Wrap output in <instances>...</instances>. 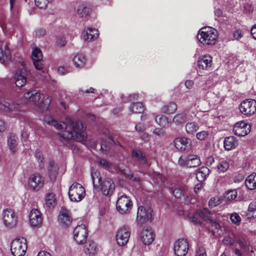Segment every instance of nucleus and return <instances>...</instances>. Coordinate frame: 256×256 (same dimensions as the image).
<instances>
[{
	"label": "nucleus",
	"mask_w": 256,
	"mask_h": 256,
	"mask_svg": "<svg viewBox=\"0 0 256 256\" xmlns=\"http://www.w3.org/2000/svg\"><path fill=\"white\" fill-rule=\"evenodd\" d=\"M104 138L105 140H104V138L102 140L100 148L106 150L108 148V146H107L106 143L108 142V144H112L114 141L111 137L108 136H106Z\"/></svg>",
	"instance_id": "nucleus-44"
},
{
	"label": "nucleus",
	"mask_w": 256,
	"mask_h": 256,
	"mask_svg": "<svg viewBox=\"0 0 256 256\" xmlns=\"http://www.w3.org/2000/svg\"><path fill=\"white\" fill-rule=\"evenodd\" d=\"M224 145L226 150H230L236 148L238 146V141L234 136H228L224 138Z\"/></svg>",
	"instance_id": "nucleus-30"
},
{
	"label": "nucleus",
	"mask_w": 256,
	"mask_h": 256,
	"mask_svg": "<svg viewBox=\"0 0 256 256\" xmlns=\"http://www.w3.org/2000/svg\"><path fill=\"white\" fill-rule=\"evenodd\" d=\"M0 110H2L5 112H12L13 111H18V104H4L0 102Z\"/></svg>",
	"instance_id": "nucleus-41"
},
{
	"label": "nucleus",
	"mask_w": 256,
	"mask_h": 256,
	"mask_svg": "<svg viewBox=\"0 0 256 256\" xmlns=\"http://www.w3.org/2000/svg\"><path fill=\"white\" fill-rule=\"evenodd\" d=\"M177 108L176 103L170 102L164 107L163 110L166 113L172 114L177 110Z\"/></svg>",
	"instance_id": "nucleus-43"
},
{
	"label": "nucleus",
	"mask_w": 256,
	"mask_h": 256,
	"mask_svg": "<svg viewBox=\"0 0 256 256\" xmlns=\"http://www.w3.org/2000/svg\"><path fill=\"white\" fill-rule=\"evenodd\" d=\"M58 44L61 46H64L66 44L65 38L63 36H60L58 38L56 41Z\"/></svg>",
	"instance_id": "nucleus-62"
},
{
	"label": "nucleus",
	"mask_w": 256,
	"mask_h": 256,
	"mask_svg": "<svg viewBox=\"0 0 256 256\" xmlns=\"http://www.w3.org/2000/svg\"><path fill=\"white\" fill-rule=\"evenodd\" d=\"M153 134L158 136H162L164 134V131L161 128H156Z\"/></svg>",
	"instance_id": "nucleus-59"
},
{
	"label": "nucleus",
	"mask_w": 256,
	"mask_h": 256,
	"mask_svg": "<svg viewBox=\"0 0 256 256\" xmlns=\"http://www.w3.org/2000/svg\"><path fill=\"white\" fill-rule=\"evenodd\" d=\"M46 30L44 28H38L35 30L36 36L38 38H40L45 35Z\"/></svg>",
	"instance_id": "nucleus-54"
},
{
	"label": "nucleus",
	"mask_w": 256,
	"mask_h": 256,
	"mask_svg": "<svg viewBox=\"0 0 256 256\" xmlns=\"http://www.w3.org/2000/svg\"><path fill=\"white\" fill-rule=\"evenodd\" d=\"M245 184L248 188L250 190L256 188V173L249 175L245 180Z\"/></svg>",
	"instance_id": "nucleus-33"
},
{
	"label": "nucleus",
	"mask_w": 256,
	"mask_h": 256,
	"mask_svg": "<svg viewBox=\"0 0 256 256\" xmlns=\"http://www.w3.org/2000/svg\"><path fill=\"white\" fill-rule=\"evenodd\" d=\"M50 0H34V2L37 7L40 9H46Z\"/></svg>",
	"instance_id": "nucleus-47"
},
{
	"label": "nucleus",
	"mask_w": 256,
	"mask_h": 256,
	"mask_svg": "<svg viewBox=\"0 0 256 256\" xmlns=\"http://www.w3.org/2000/svg\"><path fill=\"white\" fill-rule=\"evenodd\" d=\"M72 61L75 67L82 68L85 66L86 59L84 54H78L73 57Z\"/></svg>",
	"instance_id": "nucleus-26"
},
{
	"label": "nucleus",
	"mask_w": 256,
	"mask_h": 256,
	"mask_svg": "<svg viewBox=\"0 0 256 256\" xmlns=\"http://www.w3.org/2000/svg\"><path fill=\"white\" fill-rule=\"evenodd\" d=\"M98 30L95 28H88L82 32L83 38L86 41H90L98 36Z\"/></svg>",
	"instance_id": "nucleus-27"
},
{
	"label": "nucleus",
	"mask_w": 256,
	"mask_h": 256,
	"mask_svg": "<svg viewBox=\"0 0 256 256\" xmlns=\"http://www.w3.org/2000/svg\"><path fill=\"white\" fill-rule=\"evenodd\" d=\"M209 135V132L206 130H202L198 132L196 134V138L200 140H205Z\"/></svg>",
	"instance_id": "nucleus-51"
},
{
	"label": "nucleus",
	"mask_w": 256,
	"mask_h": 256,
	"mask_svg": "<svg viewBox=\"0 0 256 256\" xmlns=\"http://www.w3.org/2000/svg\"><path fill=\"white\" fill-rule=\"evenodd\" d=\"M239 248H236L234 251V254L237 256H248V252L250 251L253 253L252 250H250V242L248 240L244 238H240L238 241Z\"/></svg>",
	"instance_id": "nucleus-10"
},
{
	"label": "nucleus",
	"mask_w": 256,
	"mask_h": 256,
	"mask_svg": "<svg viewBox=\"0 0 256 256\" xmlns=\"http://www.w3.org/2000/svg\"><path fill=\"white\" fill-rule=\"evenodd\" d=\"M196 256H206L205 248L204 247L199 246L196 251Z\"/></svg>",
	"instance_id": "nucleus-55"
},
{
	"label": "nucleus",
	"mask_w": 256,
	"mask_h": 256,
	"mask_svg": "<svg viewBox=\"0 0 256 256\" xmlns=\"http://www.w3.org/2000/svg\"><path fill=\"white\" fill-rule=\"evenodd\" d=\"M58 166L53 160L49 162L48 171L50 179H54L58 174Z\"/></svg>",
	"instance_id": "nucleus-37"
},
{
	"label": "nucleus",
	"mask_w": 256,
	"mask_h": 256,
	"mask_svg": "<svg viewBox=\"0 0 256 256\" xmlns=\"http://www.w3.org/2000/svg\"><path fill=\"white\" fill-rule=\"evenodd\" d=\"M154 119L156 122L162 128H168L170 126V122L165 116L158 114L155 117Z\"/></svg>",
	"instance_id": "nucleus-31"
},
{
	"label": "nucleus",
	"mask_w": 256,
	"mask_h": 256,
	"mask_svg": "<svg viewBox=\"0 0 256 256\" xmlns=\"http://www.w3.org/2000/svg\"><path fill=\"white\" fill-rule=\"evenodd\" d=\"M233 36L234 39L238 40L242 36V33L240 30H238L234 32L233 34Z\"/></svg>",
	"instance_id": "nucleus-61"
},
{
	"label": "nucleus",
	"mask_w": 256,
	"mask_h": 256,
	"mask_svg": "<svg viewBox=\"0 0 256 256\" xmlns=\"http://www.w3.org/2000/svg\"><path fill=\"white\" fill-rule=\"evenodd\" d=\"M230 219L232 222L236 224L239 225L241 221V218L238 213L234 212L231 214Z\"/></svg>",
	"instance_id": "nucleus-49"
},
{
	"label": "nucleus",
	"mask_w": 256,
	"mask_h": 256,
	"mask_svg": "<svg viewBox=\"0 0 256 256\" xmlns=\"http://www.w3.org/2000/svg\"><path fill=\"white\" fill-rule=\"evenodd\" d=\"M40 98V94L34 90L26 92L23 96L26 102L36 105L42 111L47 110L52 102V98L50 96L44 98L39 102Z\"/></svg>",
	"instance_id": "nucleus-2"
},
{
	"label": "nucleus",
	"mask_w": 256,
	"mask_h": 256,
	"mask_svg": "<svg viewBox=\"0 0 256 256\" xmlns=\"http://www.w3.org/2000/svg\"><path fill=\"white\" fill-rule=\"evenodd\" d=\"M56 198L55 194L50 192L46 194L45 198V204L49 208H54L56 204Z\"/></svg>",
	"instance_id": "nucleus-34"
},
{
	"label": "nucleus",
	"mask_w": 256,
	"mask_h": 256,
	"mask_svg": "<svg viewBox=\"0 0 256 256\" xmlns=\"http://www.w3.org/2000/svg\"><path fill=\"white\" fill-rule=\"evenodd\" d=\"M240 112L245 115L250 116L256 112V100H254L243 101L239 106Z\"/></svg>",
	"instance_id": "nucleus-14"
},
{
	"label": "nucleus",
	"mask_w": 256,
	"mask_h": 256,
	"mask_svg": "<svg viewBox=\"0 0 256 256\" xmlns=\"http://www.w3.org/2000/svg\"><path fill=\"white\" fill-rule=\"evenodd\" d=\"M237 192L235 190H231L226 192L225 198L228 200H232L236 198Z\"/></svg>",
	"instance_id": "nucleus-48"
},
{
	"label": "nucleus",
	"mask_w": 256,
	"mask_h": 256,
	"mask_svg": "<svg viewBox=\"0 0 256 256\" xmlns=\"http://www.w3.org/2000/svg\"><path fill=\"white\" fill-rule=\"evenodd\" d=\"M192 116L190 112H182L176 114L173 118L172 121L177 126H180L187 120H191Z\"/></svg>",
	"instance_id": "nucleus-22"
},
{
	"label": "nucleus",
	"mask_w": 256,
	"mask_h": 256,
	"mask_svg": "<svg viewBox=\"0 0 256 256\" xmlns=\"http://www.w3.org/2000/svg\"><path fill=\"white\" fill-rule=\"evenodd\" d=\"M35 156L39 164V168L40 169L44 168V158L42 152L40 150H36L35 152Z\"/></svg>",
	"instance_id": "nucleus-45"
},
{
	"label": "nucleus",
	"mask_w": 256,
	"mask_h": 256,
	"mask_svg": "<svg viewBox=\"0 0 256 256\" xmlns=\"http://www.w3.org/2000/svg\"><path fill=\"white\" fill-rule=\"evenodd\" d=\"M130 229L127 226L120 228L116 232V240L119 246H124L128 241L130 236Z\"/></svg>",
	"instance_id": "nucleus-12"
},
{
	"label": "nucleus",
	"mask_w": 256,
	"mask_h": 256,
	"mask_svg": "<svg viewBox=\"0 0 256 256\" xmlns=\"http://www.w3.org/2000/svg\"><path fill=\"white\" fill-rule=\"evenodd\" d=\"M74 239L78 244H84L88 238V229L84 224L76 226L74 230Z\"/></svg>",
	"instance_id": "nucleus-8"
},
{
	"label": "nucleus",
	"mask_w": 256,
	"mask_h": 256,
	"mask_svg": "<svg viewBox=\"0 0 256 256\" xmlns=\"http://www.w3.org/2000/svg\"><path fill=\"white\" fill-rule=\"evenodd\" d=\"M91 176L94 188H98L101 186L102 181L100 172L97 171H92Z\"/></svg>",
	"instance_id": "nucleus-42"
},
{
	"label": "nucleus",
	"mask_w": 256,
	"mask_h": 256,
	"mask_svg": "<svg viewBox=\"0 0 256 256\" xmlns=\"http://www.w3.org/2000/svg\"><path fill=\"white\" fill-rule=\"evenodd\" d=\"M132 206V203L130 198L126 195L120 196L116 202V209L121 214L126 213Z\"/></svg>",
	"instance_id": "nucleus-11"
},
{
	"label": "nucleus",
	"mask_w": 256,
	"mask_h": 256,
	"mask_svg": "<svg viewBox=\"0 0 256 256\" xmlns=\"http://www.w3.org/2000/svg\"><path fill=\"white\" fill-rule=\"evenodd\" d=\"M98 248L96 242L89 240L86 243L84 251L88 256H94L98 252Z\"/></svg>",
	"instance_id": "nucleus-23"
},
{
	"label": "nucleus",
	"mask_w": 256,
	"mask_h": 256,
	"mask_svg": "<svg viewBox=\"0 0 256 256\" xmlns=\"http://www.w3.org/2000/svg\"><path fill=\"white\" fill-rule=\"evenodd\" d=\"M132 156L141 164H146V159L145 156L144 155L142 151L139 150H133Z\"/></svg>",
	"instance_id": "nucleus-38"
},
{
	"label": "nucleus",
	"mask_w": 256,
	"mask_h": 256,
	"mask_svg": "<svg viewBox=\"0 0 256 256\" xmlns=\"http://www.w3.org/2000/svg\"><path fill=\"white\" fill-rule=\"evenodd\" d=\"M32 58L36 68L38 70H42L44 68L43 56L40 48L36 47L34 48L32 52Z\"/></svg>",
	"instance_id": "nucleus-17"
},
{
	"label": "nucleus",
	"mask_w": 256,
	"mask_h": 256,
	"mask_svg": "<svg viewBox=\"0 0 256 256\" xmlns=\"http://www.w3.org/2000/svg\"><path fill=\"white\" fill-rule=\"evenodd\" d=\"M154 238L155 234L151 228L148 227L142 230L140 239L145 245L152 244Z\"/></svg>",
	"instance_id": "nucleus-19"
},
{
	"label": "nucleus",
	"mask_w": 256,
	"mask_h": 256,
	"mask_svg": "<svg viewBox=\"0 0 256 256\" xmlns=\"http://www.w3.org/2000/svg\"><path fill=\"white\" fill-rule=\"evenodd\" d=\"M197 214L200 218L208 222L212 217V213L208 210L207 208H204L202 209H198L196 212Z\"/></svg>",
	"instance_id": "nucleus-36"
},
{
	"label": "nucleus",
	"mask_w": 256,
	"mask_h": 256,
	"mask_svg": "<svg viewBox=\"0 0 256 256\" xmlns=\"http://www.w3.org/2000/svg\"><path fill=\"white\" fill-rule=\"evenodd\" d=\"M15 79L17 86L21 87L24 86L26 81V70L23 69L18 70L16 72Z\"/></svg>",
	"instance_id": "nucleus-25"
},
{
	"label": "nucleus",
	"mask_w": 256,
	"mask_h": 256,
	"mask_svg": "<svg viewBox=\"0 0 256 256\" xmlns=\"http://www.w3.org/2000/svg\"><path fill=\"white\" fill-rule=\"evenodd\" d=\"M224 244L226 246H230L234 244V240L230 236L225 237L222 241Z\"/></svg>",
	"instance_id": "nucleus-53"
},
{
	"label": "nucleus",
	"mask_w": 256,
	"mask_h": 256,
	"mask_svg": "<svg viewBox=\"0 0 256 256\" xmlns=\"http://www.w3.org/2000/svg\"><path fill=\"white\" fill-rule=\"evenodd\" d=\"M208 222H210L211 226L214 227L216 230H218L220 228L219 224L214 220L212 218L209 220Z\"/></svg>",
	"instance_id": "nucleus-60"
},
{
	"label": "nucleus",
	"mask_w": 256,
	"mask_h": 256,
	"mask_svg": "<svg viewBox=\"0 0 256 256\" xmlns=\"http://www.w3.org/2000/svg\"><path fill=\"white\" fill-rule=\"evenodd\" d=\"M84 188L78 183H74L69 188L68 196L70 200L74 202H79L85 196Z\"/></svg>",
	"instance_id": "nucleus-5"
},
{
	"label": "nucleus",
	"mask_w": 256,
	"mask_h": 256,
	"mask_svg": "<svg viewBox=\"0 0 256 256\" xmlns=\"http://www.w3.org/2000/svg\"><path fill=\"white\" fill-rule=\"evenodd\" d=\"M209 174L210 170L207 167H202L198 170L196 178L198 182H202Z\"/></svg>",
	"instance_id": "nucleus-35"
},
{
	"label": "nucleus",
	"mask_w": 256,
	"mask_h": 256,
	"mask_svg": "<svg viewBox=\"0 0 256 256\" xmlns=\"http://www.w3.org/2000/svg\"><path fill=\"white\" fill-rule=\"evenodd\" d=\"M171 192L176 198H180L183 195L182 190L178 186L175 188L174 190H172Z\"/></svg>",
	"instance_id": "nucleus-50"
},
{
	"label": "nucleus",
	"mask_w": 256,
	"mask_h": 256,
	"mask_svg": "<svg viewBox=\"0 0 256 256\" xmlns=\"http://www.w3.org/2000/svg\"><path fill=\"white\" fill-rule=\"evenodd\" d=\"M212 58L210 55H204L199 58L198 60V70H209L212 65Z\"/></svg>",
	"instance_id": "nucleus-20"
},
{
	"label": "nucleus",
	"mask_w": 256,
	"mask_h": 256,
	"mask_svg": "<svg viewBox=\"0 0 256 256\" xmlns=\"http://www.w3.org/2000/svg\"><path fill=\"white\" fill-rule=\"evenodd\" d=\"M44 182V180L42 174L36 172L30 175L28 178V184L31 189L38 191L43 187Z\"/></svg>",
	"instance_id": "nucleus-9"
},
{
	"label": "nucleus",
	"mask_w": 256,
	"mask_h": 256,
	"mask_svg": "<svg viewBox=\"0 0 256 256\" xmlns=\"http://www.w3.org/2000/svg\"><path fill=\"white\" fill-rule=\"evenodd\" d=\"M18 144V137L14 134H11L8 137V145L10 150L14 152Z\"/></svg>",
	"instance_id": "nucleus-32"
},
{
	"label": "nucleus",
	"mask_w": 256,
	"mask_h": 256,
	"mask_svg": "<svg viewBox=\"0 0 256 256\" xmlns=\"http://www.w3.org/2000/svg\"><path fill=\"white\" fill-rule=\"evenodd\" d=\"M132 113H142L144 110V106L141 102L133 103L129 108Z\"/></svg>",
	"instance_id": "nucleus-40"
},
{
	"label": "nucleus",
	"mask_w": 256,
	"mask_h": 256,
	"mask_svg": "<svg viewBox=\"0 0 256 256\" xmlns=\"http://www.w3.org/2000/svg\"><path fill=\"white\" fill-rule=\"evenodd\" d=\"M248 210L249 214L251 216V217L256 218V208L250 204L248 208Z\"/></svg>",
	"instance_id": "nucleus-58"
},
{
	"label": "nucleus",
	"mask_w": 256,
	"mask_h": 256,
	"mask_svg": "<svg viewBox=\"0 0 256 256\" xmlns=\"http://www.w3.org/2000/svg\"><path fill=\"white\" fill-rule=\"evenodd\" d=\"M153 216V210L150 206H140L137 212V222L142 224L147 222H152Z\"/></svg>",
	"instance_id": "nucleus-6"
},
{
	"label": "nucleus",
	"mask_w": 256,
	"mask_h": 256,
	"mask_svg": "<svg viewBox=\"0 0 256 256\" xmlns=\"http://www.w3.org/2000/svg\"><path fill=\"white\" fill-rule=\"evenodd\" d=\"M153 180L156 183H163L164 182L165 178L160 173L156 172L153 178Z\"/></svg>",
	"instance_id": "nucleus-52"
},
{
	"label": "nucleus",
	"mask_w": 256,
	"mask_h": 256,
	"mask_svg": "<svg viewBox=\"0 0 256 256\" xmlns=\"http://www.w3.org/2000/svg\"><path fill=\"white\" fill-rule=\"evenodd\" d=\"M91 12V8L87 4H82L78 7L77 12L80 18H86L90 14Z\"/></svg>",
	"instance_id": "nucleus-29"
},
{
	"label": "nucleus",
	"mask_w": 256,
	"mask_h": 256,
	"mask_svg": "<svg viewBox=\"0 0 256 256\" xmlns=\"http://www.w3.org/2000/svg\"><path fill=\"white\" fill-rule=\"evenodd\" d=\"M29 221L32 227L40 226L42 222V218L40 211L36 208L31 210L29 214Z\"/></svg>",
	"instance_id": "nucleus-18"
},
{
	"label": "nucleus",
	"mask_w": 256,
	"mask_h": 256,
	"mask_svg": "<svg viewBox=\"0 0 256 256\" xmlns=\"http://www.w3.org/2000/svg\"><path fill=\"white\" fill-rule=\"evenodd\" d=\"M10 52L6 44L4 46V49L0 45V62L6 64L10 60Z\"/></svg>",
	"instance_id": "nucleus-28"
},
{
	"label": "nucleus",
	"mask_w": 256,
	"mask_h": 256,
	"mask_svg": "<svg viewBox=\"0 0 256 256\" xmlns=\"http://www.w3.org/2000/svg\"><path fill=\"white\" fill-rule=\"evenodd\" d=\"M219 204V201L215 198H212L210 199L208 202V205L211 208L216 206Z\"/></svg>",
	"instance_id": "nucleus-57"
},
{
	"label": "nucleus",
	"mask_w": 256,
	"mask_h": 256,
	"mask_svg": "<svg viewBox=\"0 0 256 256\" xmlns=\"http://www.w3.org/2000/svg\"><path fill=\"white\" fill-rule=\"evenodd\" d=\"M115 186L113 181L110 179H106L102 185L101 190L105 196L110 195L114 190Z\"/></svg>",
	"instance_id": "nucleus-24"
},
{
	"label": "nucleus",
	"mask_w": 256,
	"mask_h": 256,
	"mask_svg": "<svg viewBox=\"0 0 256 256\" xmlns=\"http://www.w3.org/2000/svg\"><path fill=\"white\" fill-rule=\"evenodd\" d=\"M185 129L188 134H193L199 129V125L196 122H189L186 124Z\"/></svg>",
	"instance_id": "nucleus-39"
},
{
	"label": "nucleus",
	"mask_w": 256,
	"mask_h": 256,
	"mask_svg": "<svg viewBox=\"0 0 256 256\" xmlns=\"http://www.w3.org/2000/svg\"><path fill=\"white\" fill-rule=\"evenodd\" d=\"M217 30L210 26L202 28L197 34V38L200 42L204 45L214 44L217 40Z\"/></svg>",
	"instance_id": "nucleus-3"
},
{
	"label": "nucleus",
	"mask_w": 256,
	"mask_h": 256,
	"mask_svg": "<svg viewBox=\"0 0 256 256\" xmlns=\"http://www.w3.org/2000/svg\"><path fill=\"white\" fill-rule=\"evenodd\" d=\"M27 250L26 240L24 238H18L14 239L10 246L12 254L14 256H23Z\"/></svg>",
	"instance_id": "nucleus-4"
},
{
	"label": "nucleus",
	"mask_w": 256,
	"mask_h": 256,
	"mask_svg": "<svg viewBox=\"0 0 256 256\" xmlns=\"http://www.w3.org/2000/svg\"><path fill=\"white\" fill-rule=\"evenodd\" d=\"M2 220L4 225L8 228L14 226L17 222V218L13 210L6 208L4 210Z\"/></svg>",
	"instance_id": "nucleus-13"
},
{
	"label": "nucleus",
	"mask_w": 256,
	"mask_h": 256,
	"mask_svg": "<svg viewBox=\"0 0 256 256\" xmlns=\"http://www.w3.org/2000/svg\"><path fill=\"white\" fill-rule=\"evenodd\" d=\"M194 84V81L192 80H186L185 82V84H184L186 87L188 89H191L192 88Z\"/></svg>",
	"instance_id": "nucleus-64"
},
{
	"label": "nucleus",
	"mask_w": 256,
	"mask_h": 256,
	"mask_svg": "<svg viewBox=\"0 0 256 256\" xmlns=\"http://www.w3.org/2000/svg\"><path fill=\"white\" fill-rule=\"evenodd\" d=\"M174 250L177 256H184L188 250V244L186 240L180 238L175 242Z\"/></svg>",
	"instance_id": "nucleus-15"
},
{
	"label": "nucleus",
	"mask_w": 256,
	"mask_h": 256,
	"mask_svg": "<svg viewBox=\"0 0 256 256\" xmlns=\"http://www.w3.org/2000/svg\"><path fill=\"white\" fill-rule=\"evenodd\" d=\"M135 129L138 132H142L144 130V126L142 123H138L135 126Z\"/></svg>",
	"instance_id": "nucleus-63"
},
{
	"label": "nucleus",
	"mask_w": 256,
	"mask_h": 256,
	"mask_svg": "<svg viewBox=\"0 0 256 256\" xmlns=\"http://www.w3.org/2000/svg\"><path fill=\"white\" fill-rule=\"evenodd\" d=\"M58 220L61 226H68L72 222L70 212L66 208H62L60 212Z\"/></svg>",
	"instance_id": "nucleus-21"
},
{
	"label": "nucleus",
	"mask_w": 256,
	"mask_h": 256,
	"mask_svg": "<svg viewBox=\"0 0 256 256\" xmlns=\"http://www.w3.org/2000/svg\"><path fill=\"white\" fill-rule=\"evenodd\" d=\"M197 216H198L196 214V212L194 216L190 218V221L195 225H201L202 222L197 218Z\"/></svg>",
	"instance_id": "nucleus-56"
},
{
	"label": "nucleus",
	"mask_w": 256,
	"mask_h": 256,
	"mask_svg": "<svg viewBox=\"0 0 256 256\" xmlns=\"http://www.w3.org/2000/svg\"><path fill=\"white\" fill-rule=\"evenodd\" d=\"M178 164L186 168H195L199 166L201 162L200 158L196 155L182 156L178 159Z\"/></svg>",
	"instance_id": "nucleus-7"
},
{
	"label": "nucleus",
	"mask_w": 256,
	"mask_h": 256,
	"mask_svg": "<svg viewBox=\"0 0 256 256\" xmlns=\"http://www.w3.org/2000/svg\"><path fill=\"white\" fill-rule=\"evenodd\" d=\"M250 124L243 121L237 122L234 128V132L235 134L240 136H244L248 134L250 131Z\"/></svg>",
	"instance_id": "nucleus-16"
},
{
	"label": "nucleus",
	"mask_w": 256,
	"mask_h": 256,
	"mask_svg": "<svg viewBox=\"0 0 256 256\" xmlns=\"http://www.w3.org/2000/svg\"><path fill=\"white\" fill-rule=\"evenodd\" d=\"M228 163L224 160L221 161L217 166L218 172H224L228 168Z\"/></svg>",
	"instance_id": "nucleus-46"
},
{
	"label": "nucleus",
	"mask_w": 256,
	"mask_h": 256,
	"mask_svg": "<svg viewBox=\"0 0 256 256\" xmlns=\"http://www.w3.org/2000/svg\"><path fill=\"white\" fill-rule=\"evenodd\" d=\"M44 122L60 130L59 135L61 140H74L78 142L84 140L86 138L85 128L82 122L70 120L68 124L57 120L49 116H45Z\"/></svg>",
	"instance_id": "nucleus-1"
}]
</instances>
